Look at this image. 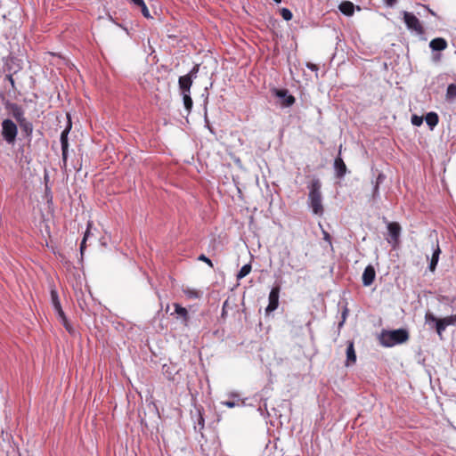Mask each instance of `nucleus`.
<instances>
[{
  "label": "nucleus",
  "mask_w": 456,
  "mask_h": 456,
  "mask_svg": "<svg viewBox=\"0 0 456 456\" xmlns=\"http://www.w3.org/2000/svg\"><path fill=\"white\" fill-rule=\"evenodd\" d=\"M54 310H55V312H56V314H57L58 317H59V318L63 322V323H64V325H65L66 329H67L69 331H70V329H69V325L67 324V319H66L65 314H64V312H63V310H62L61 306H60V308H55Z\"/></svg>",
  "instance_id": "a878e982"
},
{
  "label": "nucleus",
  "mask_w": 456,
  "mask_h": 456,
  "mask_svg": "<svg viewBox=\"0 0 456 456\" xmlns=\"http://www.w3.org/2000/svg\"><path fill=\"white\" fill-rule=\"evenodd\" d=\"M279 295H280V287H273L269 293V304L265 308L266 314L272 313L278 308L279 305Z\"/></svg>",
  "instance_id": "0eeeda50"
},
{
  "label": "nucleus",
  "mask_w": 456,
  "mask_h": 456,
  "mask_svg": "<svg viewBox=\"0 0 456 456\" xmlns=\"http://www.w3.org/2000/svg\"><path fill=\"white\" fill-rule=\"evenodd\" d=\"M346 317V312L343 313V318L345 319Z\"/></svg>",
  "instance_id": "c03bdc74"
},
{
  "label": "nucleus",
  "mask_w": 456,
  "mask_h": 456,
  "mask_svg": "<svg viewBox=\"0 0 456 456\" xmlns=\"http://www.w3.org/2000/svg\"><path fill=\"white\" fill-rule=\"evenodd\" d=\"M273 94L279 98L281 102V104L282 107H290L295 103V97L291 94H289V91L287 89H272Z\"/></svg>",
  "instance_id": "423d86ee"
},
{
  "label": "nucleus",
  "mask_w": 456,
  "mask_h": 456,
  "mask_svg": "<svg viewBox=\"0 0 456 456\" xmlns=\"http://www.w3.org/2000/svg\"><path fill=\"white\" fill-rule=\"evenodd\" d=\"M387 230L390 236V239H388L387 241L391 244H397L401 234L400 224L395 222L388 223Z\"/></svg>",
  "instance_id": "1a4fd4ad"
},
{
  "label": "nucleus",
  "mask_w": 456,
  "mask_h": 456,
  "mask_svg": "<svg viewBox=\"0 0 456 456\" xmlns=\"http://www.w3.org/2000/svg\"><path fill=\"white\" fill-rule=\"evenodd\" d=\"M21 131L25 134L26 136L30 137L33 133V125L31 122L28 121L26 118L21 119L18 122Z\"/></svg>",
  "instance_id": "2eb2a0df"
},
{
  "label": "nucleus",
  "mask_w": 456,
  "mask_h": 456,
  "mask_svg": "<svg viewBox=\"0 0 456 456\" xmlns=\"http://www.w3.org/2000/svg\"><path fill=\"white\" fill-rule=\"evenodd\" d=\"M224 404L229 408H233L236 405V403L232 401L224 402Z\"/></svg>",
  "instance_id": "79ce46f5"
},
{
  "label": "nucleus",
  "mask_w": 456,
  "mask_h": 456,
  "mask_svg": "<svg viewBox=\"0 0 456 456\" xmlns=\"http://www.w3.org/2000/svg\"><path fill=\"white\" fill-rule=\"evenodd\" d=\"M423 122V118L422 117H419L417 115H412L411 117V123L412 125L416 126H419Z\"/></svg>",
  "instance_id": "7c9ffc66"
},
{
  "label": "nucleus",
  "mask_w": 456,
  "mask_h": 456,
  "mask_svg": "<svg viewBox=\"0 0 456 456\" xmlns=\"http://www.w3.org/2000/svg\"><path fill=\"white\" fill-rule=\"evenodd\" d=\"M275 3L280 4L281 0H273Z\"/></svg>",
  "instance_id": "37998d69"
},
{
  "label": "nucleus",
  "mask_w": 456,
  "mask_h": 456,
  "mask_svg": "<svg viewBox=\"0 0 456 456\" xmlns=\"http://www.w3.org/2000/svg\"><path fill=\"white\" fill-rule=\"evenodd\" d=\"M440 253H441V249H440V248H439V245H438V244H436V248L434 249V252H433V256H432V257L436 258V259H438V260H439V255H440Z\"/></svg>",
  "instance_id": "c9c22d12"
},
{
  "label": "nucleus",
  "mask_w": 456,
  "mask_h": 456,
  "mask_svg": "<svg viewBox=\"0 0 456 456\" xmlns=\"http://www.w3.org/2000/svg\"><path fill=\"white\" fill-rule=\"evenodd\" d=\"M306 67H307L309 69L313 70V71H317V70H318V67H317V65H316V64H314V63H312V62H307V63H306Z\"/></svg>",
  "instance_id": "4c0bfd02"
},
{
  "label": "nucleus",
  "mask_w": 456,
  "mask_h": 456,
  "mask_svg": "<svg viewBox=\"0 0 456 456\" xmlns=\"http://www.w3.org/2000/svg\"><path fill=\"white\" fill-rule=\"evenodd\" d=\"M281 17L287 21L290 20L293 17L292 12L287 8H282L281 11Z\"/></svg>",
  "instance_id": "c85d7f7f"
},
{
  "label": "nucleus",
  "mask_w": 456,
  "mask_h": 456,
  "mask_svg": "<svg viewBox=\"0 0 456 456\" xmlns=\"http://www.w3.org/2000/svg\"><path fill=\"white\" fill-rule=\"evenodd\" d=\"M456 98V84H450L445 94L446 102L452 103Z\"/></svg>",
  "instance_id": "f3484780"
},
{
  "label": "nucleus",
  "mask_w": 456,
  "mask_h": 456,
  "mask_svg": "<svg viewBox=\"0 0 456 456\" xmlns=\"http://www.w3.org/2000/svg\"><path fill=\"white\" fill-rule=\"evenodd\" d=\"M338 9L339 11L346 15V16H351L354 14V5L352 2L350 1H343L339 6H338Z\"/></svg>",
  "instance_id": "4468645a"
},
{
  "label": "nucleus",
  "mask_w": 456,
  "mask_h": 456,
  "mask_svg": "<svg viewBox=\"0 0 456 456\" xmlns=\"http://www.w3.org/2000/svg\"><path fill=\"white\" fill-rule=\"evenodd\" d=\"M5 108L12 113V117L16 119L17 122H20L21 119L25 118L22 108L17 103L7 102Z\"/></svg>",
  "instance_id": "9d476101"
},
{
  "label": "nucleus",
  "mask_w": 456,
  "mask_h": 456,
  "mask_svg": "<svg viewBox=\"0 0 456 456\" xmlns=\"http://www.w3.org/2000/svg\"><path fill=\"white\" fill-rule=\"evenodd\" d=\"M356 361V354L354 348V343L349 342L347 348H346V362L347 365L350 363H354Z\"/></svg>",
  "instance_id": "dca6fc26"
},
{
  "label": "nucleus",
  "mask_w": 456,
  "mask_h": 456,
  "mask_svg": "<svg viewBox=\"0 0 456 456\" xmlns=\"http://www.w3.org/2000/svg\"><path fill=\"white\" fill-rule=\"evenodd\" d=\"M375 277L376 272L374 267L371 265H367L362 276V284L366 287L370 286L373 283Z\"/></svg>",
  "instance_id": "9b49d317"
},
{
  "label": "nucleus",
  "mask_w": 456,
  "mask_h": 456,
  "mask_svg": "<svg viewBox=\"0 0 456 456\" xmlns=\"http://www.w3.org/2000/svg\"><path fill=\"white\" fill-rule=\"evenodd\" d=\"M409 339V333L404 329L393 330H382L379 335V342L387 347L394 346L397 344H403Z\"/></svg>",
  "instance_id": "f03ea898"
},
{
  "label": "nucleus",
  "mask_w": 456,
  "mask_h": 456,
  "mask_svg": "<svg viewBox=\"0 0 456 456\" xmlns=\"http://www.w3.org/2000/svg\"><path fill=\"white\" fill-rule=\"evenodd\" d=\"M131 3H133L134 5L140 7V6H142L143 4H144V1L143 0H130Z\"/></svg>",
  "instance_id": "ea45409f"
},
{
  "label": "nucleus",
  "mask_w": 456,
  "mask_h": 456,
  "mask_svg": "<svg viewBox=\"0 0 456 456\" xmlns=\"http://www.w3.org/2000/svg\"><path fill=\"white\" fill-rule=\"evenodd\" d=\"M308 206L316 216H322L324 208L322 206V182L319 178H314L308 185Z\"/></svg>",
  "instance_id": "f257e3e1"
},
{
  "label": "nucleus",
  "mask_w": 456,
  "mask_h": 456,
  "mask_svg": "<svg viewBox=\"0 0 456 456\" xmlns=\"http://www.w3.org/2000/svg\"><path fill=\"white\" fill-rule=\"evenodd\" d=\"M6 79L10 82L12 87L14 88L15 87V82H14V79L12 77V75H6Z\"/></svg>",
  "instance_id": "58836bf2"
},
{
  "label": "nucleus",
  "mask_w": 456,
  "mask_h": 456,
  "mask_svg": "<svg viewBox=\"0 0 456 456\" xmlns=\"http://www.w3.org/2000/svg\"><path fill=\"white\" fill-rule=\"evenodd\" d=\"M437 263H438V259L434 258V257L431 258V261H430L429 266H428V268L431 272H434L436 270Z\"/></svg>",
  "instance_id": "72a5a7b5"
},
{
  "label": "nucleus",
  "mask_w": 456,
  "mask_h": 456,
  "mask_svg": "<svg viewBox=\"0 0 456 456\" xmlns=\"http://www.w3.org/2000/svg\"><path fill=\"white\" fill-rule=\"evenodd\" d=\"M429 47L433 51H443L447 47V42L442 37H436L430 41Z\"/></svg>",
  "instance_id": "ddd939ff"
},
{
  "label": "nucleus",
  "mask_w": 456,
  "mask_h": 456,
  "mask_svg": "<svg viewBox=\"0 0 456 456\" xmlns=\"http://www.w3.org/2000/svg\"><path fill=\"white\" fill-rule=\"evenodd\" d=\"M199 260L200 261H203L205 263H207L209 266L213 267V264H212V261L207 257L205 255H200L199 257H198Z\"/></svg>",
  "instance_id": "f704fd0d"
},
{
  "label": "nucleus",
  "mask_w": 456,
  "mask_h": 456,
  "mask_svg": "<svg viewBox=\"0 0 456 456\" xmlns=\"http://www.w3.org/2000/svg\"><path fill=\"white\" fill-rule=\"evenodd\" d=\"M442 319L447 326L456 324V314L454 315H450Z\"/></svg>",
  "instance_id": "c756f323"
},
{
  "label": "nucleus",
  "mask_w": 456,
  "mask_h": 456,
  "mask_svg": "<svg viewBox=\"0 0 456 456\" xmlns=\"http://www.w3.org/2000/svg\"><path fill=\"white\" fill-rule=\"evenodd\" d=\"M184 295L190 299H197L201 297L202 292L195 289L185 288L183 289Z\"/></svg>",
  "instance_id": "aec40b11"
},
{
  "label": "nucleus",
  "mask_w": 456,
  "mask_h": 456,
  "mask_svg": "<svg viewBox=\"0 0 456 456\" xmlns=\"http://www.w3.org/2000/svg\"><path fill=\"white\" fill-rule=\"evenodd\" d=\"M322 234H323V240L328 241L330 244H331V237H330V233L328 232H326L325 230H322Z\"/></svg>",
  "instance_id": "e433bc0d"
},
{
  "label": "nucleus",
  "mask_w": 456,
  "mask_h": 456,
  "mask_svg": "<svg viewBox=\"0 0 456 456\" xmlns=\"http://www.w3.org/2000/svg\"><path fill=\"white\" fill-rule=\"evenodd\" d=\"M334 169L338 178H343L346 174L347 168L340 154L335 159Z\"/></svg>",
  "instance_id": "f8f14e48"
},
{
  "label": "nucleus",
  "mask_w": 456,
  "mask_h": 456,
  "mask_svg": "<svg viewBox=\"0 0 456 456\" xmlns=\"http://www.w3.org/2000/svg\"><path fill=\"white\" fill-rule=\"evenodd\" d=\"M68 150L69 148H61V157H62V165L61 168L66 170L67 169V161H68Z\"/></svg>",
  "instance_id": "bb28decb"
},
{
  "label": "nucleus",
  "mask_w": 456,
  "mask_h": 456,
  "mask_svg": "<svg viewBox=\"0 0 456 456\" xmlns=\"http://www.w3.org/2000/svg\"><path fill=\"white\" fill-rule=\"evenodd\" d=\"M438 318H436L432 313L428 312L425 315V322L428 324L435 323L437 322Z\"/></svg>",
  "instance_id": "cd10ccee"
},
{
  "label": "nucleus",
  "mask_w": 456,
  "mask_h": 456,
  "mask_svg": "<svg viewBox=\"0 0 456 456\" xmlns=\"http://www.w3.org/2000/svg\"><path fill=\"white\" fill-rule=\"evenodd\" d=\"M385 179L386 175L382 173H379L376 179L373 188L372 197L374 200H376L379 196V184L382 183L385 181Z\"/></svg>",
  "instance_id": "6ab92c4d"
},
{
  "label": "nucleus",
  "mask_w": 456,
  "mask_h": 456,
  "mask_svg": "<svg viewBox=\"0 0 456 456\" xmlns=\"http://www.w3.org/2000/svg\"><path fill=\"white\" fill-rule=\"evenodd\" d=\"M403 20L409 29L413 30L419 35L424 33V29L420 24L419 20L413 13L409 12H403Z\"/></svg>",
  "instance_id": "39448f33"
},
{
  "label": "nucleus",
  "mask_w": 456,
  "mask_h": 456,
  "mask_svg": "<svg viewBox=\"0 0 456 456\" xmlns=\"http://www.w3.org/2000/svg\"><path fill=\"white\" fill-rule=\"evenodd\" d=\"M140 8H141V12H142V15H143L145 18H147V19L151 18L150 12H149V10H148V8H147V6H146L145 3L143 4V5H142V6H140Z\"/></svg>",
  "instance_id": "473e14b6"
},
{
  "label": "nucleus",
  "mask_w": 456,
  "mask_h": 456,
  "mask_svg": "<svg viewBox=\"0 0 456 456\" xmlns=\"http://www.w3.org/2000/svg\"><path fill=\"white\" fill-rule=\"evenodd\" d=\"M88 235H89V231H86L85 235H84V238H83V240L81 241V244H80V252H81L82 255H83L84 250L86 248V241L87 240Z\"/></svg>",
  "instance_id": "2f4dec72"
},
{
  "label": "nucleus",
  "mask_w": 456,
  "mask_h": 456,
  "mask_svg": "<svg viewBox=\"0 0 456 456\" xmlns=\"http://www.w3.org/2000/svg\"><path fill=\"white\" fill-rule=\"evenodd\" d=\"M200 69V65L196 64L191 69V71L184 75L181 76L178 79L179 89L181 93H191V87L193 82V79L197 77V74Z\"/></svg>",
  "instance_id": "20e7f679"
},
{
  "label": "nucleus",
  "mask_w": 456,
  "mask_h": 456,
  "mask_svg": "<svg viewBox=\"0 0 456 456\" xmlns=\"http://www.w3.org/2000/svg\"><path fill=\"white\" fill-rule=\"evenodd\" d=\"M427 125L432 130L438 123V115L436 112H428L425 118Z\"/></svg>",
  "instance_id": "a211bd4d"
},
{
  "label": "nucleus",
  "mask_w": 456,
  "mask_h": 456,
  "mask_svg": "<svg viewBox=\"0 0 456 456\" xmlns=\"http://www.w3.org/2000/svg\"><path fill=\"white\" fill-rule=\"evenodd\" d=\"M435 325L437 334L441 337L447 325L444 322L442 318L438 319Z\"/></svg>",
  "instance_id": "393cba45"
},
{
  "label": "nucleus",
  "mask_w": 456,
  "mask_h": 456,
  "mask_svg": "<svg viewBox=\"0 0 456 456\" xmlns=\"http://www.w3.org/2000/svg\"><path fill=\"white\" fill-rule=\"evenodd\" d=\"M18 134L17 125L11 119L6 118L2 122V136L8 144H13Z\"/></svg>",
  "instance_id": "7ed1b4c3"
},
{
  "label": "nucleus",
  "mask_w": 456,
  "mask_h": 456,
  "mask_svg": "<svg viewBox=\"0 0 456 456\" xmlns=\"http://www.w3.org/2000/svg\"><path fill=\"white\" fill-rule=\"evenodd\" d=\"M250 272H251V265H249V264L244 265L239 271V273L237 274V279L240 280V279L246 277Z\"/></svg>",
  "instance_id": "5701e85b"
},
{
  "label": "nucleus",
  "mask_w": 456,
  "mask_h": 456,
  "mask_svg": "<svg viewBox=\"0 0 456 456\" xmlns=\"http://www.w3.org/2000/svg\"><path fill=\"white\" fill-rule=\"evenodd\" d=\"M182 95H183V105H184L187 112L190 113L192 109V105H193V102L191 97V93H182Z\"/></svg>",
  "instance_id": "412c9836"
},
{
  "label": "nucleus",
  "mask_w": 456,
  "mask_h": 456,
  "mask_svg": "<svg viewBox=\"0 0 456 456\" xmlns=\"http://www.w3.org/2000/svg\"><path fill=\"white\" fill-rule=\"evenodd\" d=\"M70 130V126L66 127L61 134V148H69L68 134Z\"/></svg>",
  "instance_id": "4be33fe9"
},
{
  "label": "nucleus",
  "mask_w": 456,
  "mask_h": 456,
  "mask_svg": "<svg viewBox=\"0 0 456 456\" xmlns=\"http://www.w3.org/2000/svg\"><path fill=\"white\" fill-rule=\"evenodd\" d=\"M397 0H385L387 6L393 7L396 4Z\"/></svg>",
  "instance_id": "a19ab883"
},
{
  "label": "nucleus",
  "mask_w": 456,
  "mask_h": 456,
  "mask_svg": "<svg viewBox=\"0 0 456 456\" xmlns=\"http://www.w3.org/2000/svg\"><path fill=\"white\" fill-rule=\"evenodd\" d=\"M51 301H52L53 309L60 308V306H61L58 293L54 289L51 290Z\"/></svg>",
  "instance_id": "b1692460"
},
{
  "label": "nucleus",
  "mask_w": 456,
  "mask_h": 456,
  "mask_svg": "<svg viewBox=\"0 0 456 456\" xmlns=\"http://www.w3.org/2000/svg\"><path fill=\"white\" fill-rule=\"evenodd\" d=\"M173 306H174L175 312L172 313L171 315L175 314L176 319L181 320V322L185 327H188L189 322H190V315H189L188 310L185 307L182 306L178 303H174Z\"/></svg>",
  "instance_id": "6e6552de"
}]
</instances>
